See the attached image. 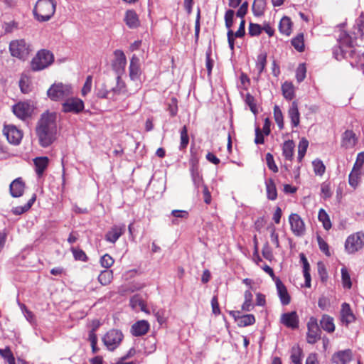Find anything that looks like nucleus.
Wrapping results in <instances>:
<instances>
[{"mask_svg": "<svg viewBox=\"0 0 364 364\" xmlns=\"http://www.w3.org/2000/svg\"><path fill=\"white\" fill-rule=\"evenodd\" d=\"M57 114L55 112H46L41 114L38 122L36 132L39 143L43 147L49 146L56 138Z\"/></svg>", "mask_w": 364, "mask_h": 364, "instance_id": "obj_1", "label": "nucleus"}, {"mask_svg": "<svg viewBox=\"0 0 364 364\" xmlns=\"http://www.w3.org/2000/svg\"><path fill=\"white\" fill-rule=\"evenodd\" d=\"M55 9V0H38L33 9V14L38 21H48L54 15Z\"/></svg>", "mask_w": 364, "mask_h": 364, "instance_id": "obj_2", "label": "nucleus"}, {"mask_svg": "<svg viewBox=\"0 0 364 364\" xmlns=\"http://www.w3.org/2000/svg\"><path fill=\"white\" fill-rule=\"evenodd\" d=\"M9 50L11 55L21 60H26L32 51L31 46L24 39H16L10 42Z\"/></svg>", "mask_w": 364, "mask_h": 364, "instance_id": "obj_3", "label": "nucleus"}, {"mask_svg": "<svg viewBox=\"0 0 364 364\" xmlns=\"http://www.w3.org/2000/svg\"><path fill=\"white\" fill-rule=\"evenodd\" d=\"M48 97L53 101L64 100L73 94L72 87L62 82L54 83L47 91Z\"/></svg>", "mask_w": 364, "mask_h": 364, "instance_id": "obj_4", "label": "nucleus"}, {"mask_svg": "<svg viewBox=\"0 0 364 364\" xmlns=\"http://www.w3.org/2000/svg\"><path fill=\"white\" fill-rule=\"evenodd\" d=\"M54 57L52 53L46 50H41L32 59L31 69L34 71L43 70L53 62Z\"/></svg>", "mask_w": 364, "mask_h": 364, "instance_id": "obj_5", "label": "nucleus"}, {"mask_svg": "<svg viewBox=\"0 0 364 364\" xmlns=\"http://www.w3.org/2000/svg\"><path fill=\"white\" fill-rule=\"evenodd\" d=\"M114 58L112 60V68L117 75V77H122L125 72L127 65V58L124 53L122 50H116L114 51Z\"/></svg>", "mask_w": 364, "mask_h": 364, "instance_id": "obj_6", "label": "nucleus"}, {"mask_svg": "<svg viewBox=\"0 0 364 364\" xmlns=\"http://www.w3.org/2000/svg\"><path fill=\"white\" fill-rule=\"evenodd\" d=\"M364 247V233L358 232L348 237L345 243L346 250L350 253H355Z\"/></svg>", "mask_w": 364, "mask_h": 364, "instance_id": "obj_7", "label": "nucleus"}, {"mask_svg": "<svg viewBox=\"0 0 364 364\" xmlns=\"http://www.w3.org/2000/svg\"><path fill=\"white\" fill-rule=\"evenodd\" d=\"M123 337L121 331L112 329L103 336L102 342L109 350H114L119 346Z\"/></svg>", "mask_w": 364, "mask_h": 364, "instance_id": "obj_8", "label": "nucleus"}, {"mask_svg": "<svg viewBox=\"0 0 364 364\" xmlns=\"http://www.w3.org/2000/svg\"><path fill=\"white\" fill-rule=\"evenodd\" d=\"M33 112V106L28 102H19L13 106L14 114L21 119L30 117Z\"/></svg>", "mask_w": 364, "mask_h": 364, "instance_id": "obj_9", "label": "nucleus"}, {"mask_svg": "<svg viewBox=\"0 0 364 364\" xmlns=\"http://www.w3.org/2000/svg\"><path fill=\"white\" fill-rule=\"evenodd\" d=\"M84 109V102L82 100L75 97L68 98L62 105L64 112L78 114Z\"/></svg>", "mask_w": 364, "mask_h": 364, "instance_id": "obj_10", "label": "nucleus"}, {"mask_svg": "<svg viewBox=\"0 0 364 364\" xmlns=\"http://www.w3.org/2000/svg\"><path fill=\"white\" fill-rule=\"evenodd\" d=\"M307 342L311 344L315 343L321 338V330L316 318L311 317L307 323Z\"/></svg>", "mask_w": 364, "mask_h": 364, "instance_id": "obj_11", "label": "nucleus"}, {"mask_svg": "<svg viewBox=\"0 0 364 364\" xmlns=\"http://www.w3.org/2000/svg\"><path fill=\"white\" fill-rule=\"evenodd\" d=\"M291 230L296 236H301L305 232V225L301 218L296 213H292L289 218Z\"/></svg>", "mask_w": 364, "mask_h": 364, "instance_id": "obj_12", "label": "nucleus"}, {"mask_svg": "<svg viewBox=\"0 0 364 364\" xmlns=\"http://www.w3.org/2000/svg\"><path fill=\"white\" fill-rule=\"evenodd\" d=\"M126 226L124 224L114 225L107 232L105 235L106 241L114 244L118 239L125 232Z\"/></svg>", "mask_w": 364, "mask_h": 364, "instance_id": "obj_13", "label": "nucleus"}, {"mask_svg": "<svg viewBox=\"0 0 364 364\" xmlns=\"http://www.w3.org/2000/svg\"><path fill=\"white\" fill-rule=\"evenodd\" d=\"M4 133L9 142L15 145L18 144L23 137L21 131L14 125L5 126Z\"/></svg>", "mask_w": 364, "mask_h": 364, "instance_id": "obj_14", "label": "nucleus"}, {"mask_svg": "<svg viewBox=\"0 0 364 364\" xmlns=\"http://www.w3.org/2000/svg\"><path fill=\"white\" fill-rule=\"evenodd\" d=\"M280 322L287 328L296 329L299 327V320L296 312L291 311L282 314Z\"/></svg>", "mask_w": 364, "mask_h": 364, "instance_id": "obj_15", "label": "nucleus"}, {"mask_svg": "<svg viewBox=\"0 0 364 364\" xmlns=\"http://www.w3.org/2000/svg\"><path fill=\"white\" fill-rule=\"evenodd\" d=\"M129 71V77L132 80L136 81L140 79L141 74L140 60L136 55H133L130 59Z\"/></svg>", "mask_w": 364, "mask_h": 364, "instance_id": "obj_16", "label": "nucleus"}, {"mask_svg": "<svg viewBox=\"0 0 364 364\" xmlns=\"http://www.w3.org/2000/svg\"><path fill=\"white\" fill-rule=\"evenodd\" d=\"M353 358L351 350L346 349L335 353L332 356V362L335 364H348Z\"/></svg>", "mask_w": 364, "mask_h": 364, "instance_id": "obj_17", "label": "nucleus"}, {"mask_svg": "<svg viewBox=\"0 0 364 364\" xmlns=\"http://www.w3.org/2000/svg\"><path fill=\"white\" fill-rule=\"evenodd\" d=\"M109 99L112 101L118 100V97L120 95H124L127 93V89L125 83L122 80L121 78L117 77L116 86L109 90Z\"/></svg>", "mask_w": 364, "mask_h": 364, "instance_id": "obj_18", "label": "nucleus"}, {"mask_svg": "<svg viewBox=\"0 0 364 364\" xmlns=\"http://www.w3.org/2000/svg\"><path fill=\"white\" fill-rule=\"evenodd\" d=\"M278 296L282 305H288L291 301V297L287 289L282 281L277 278L275 280Z\"/></svg>", "mask_w": 364, "mask_h": 364, "instance_id": "obj_19", "label": "nucleus"}, {"mask_svg": "<svg viewBox=\"0 0 364 364\" xmlns=\"http://www.w3.org/2000/svg\"><path fill=\"white\" fill-rule=\"evenodd\" d=\"M149 329V324L145 320H141L132 326L131 333L134 336L145 335Z\"/></svg>", "mask_w": 364, "mask_h": 364, "instance_id": "obj_20", "label": "nucleus"}, {"mask_svg": "<svg viewBox=\"0 0 364 364\" xmlns=\"http://www.w3.org/2000/svg\"><path fill=\"white\" fill-rule=\"evenodd\" d=\"M357 142L355 134L352 130H346L342 135L341 146L345 149L353 148Z\"/></svg>", "mask_w": 364, "mask_h": 364, "instance_id": "obj_21", "label": "nucleus"}, {"mask_svg": "<svg viewBox=\"0 0 364 364\" xmlns=\"http://www.w3.org/2000/svg\"><path fill=\"white\" fill-rule=\"evenodd\" d=\"M25 184L21 178L15 179L10 184V193L14 198L20 197L24 191Z\"/></svg>", "mask_w": 364, "mask_h": 364, "instance_id": "obj_22", "label": "nucleus"}, {"mask_svg": "<svg viewBox=\"0 0 364 364\" xmlns=\"http://www.w3.org/2000/svg\"><path fill=\"white\" fill-rule=\"evenodd\" d=\"M341 316L342 322L346 323V325L352 323L355 320V316L350 309V305L347 303L342 304Z\"/></svg>", "mask_w": 364, "mask_h": 364, "instance_id": "obj_23", "label": "nucleus"}, {"mask_svg": "<svg viewBox=\"0 0 364 364\" xmlns=\"http://www.w3.org/2000/svg\"><path fill=\"white\" fill-rule=\"evenodd\" d=\"M289 117L291 119V122L293 127H296L299 124L300 114L298 109V104L296 101L291 103L289 109Z\"/></svg>", "mask_w": 364, "mask_h": 364, "instance_id": "obj_24", "label": "nucleus"}, {"mask_svg": "<svg viewBox=\"0 0 364 364\" xmlns=\"http://www.w3.org/2000/svg\"><path fill=\"white\" fill-rule=\"evenodd\" d=\"M124 21L127 26L130 28H135L139 25L137 14L133 10H128L126 12Z\"/></svg>", "mask_w": 364, "mask_h": 364, "instance_id": "obj_25", "label": "nucleus"}, {"mask_svg": "<svg viewBox=\"0 0 364 364\" xmlns=\"http://www.w3.org/2000/svg\"><path fill=\"white\" fill-rule=\"evenodd\" d=\"M267 6L265 0H254L252 11L255 16L259 17L264 14Z\"/></svg>", "mask_w": 364, "mask_h": 364, "instance_id": "obj_26", "label": "nucleus"}, {"mask_svg": "<svg viewBox=\"0 0 364 364\" xmlns=\"http://www.w3.org/2000/svg\"><path fill=\"white\" fill-rule=\"evenodd\" d=\"M36 166V172L38 176H41L44 171L47 168L48 165V157H37L33 160Z\"/></svg>", "mask_w": 364, "mask_h": 364, "instance_id": "obj_27", "label": "nucleus"}, {"mask_svg": "<svg viewBox=\"0 0 364 364\" xmlns=\"http://www.w3.org/2000/svg\"><path fill=\"white\" fill-rule=\"evenodd\" d=\"M282 91L286 100H291L295 96L294 87L290 82H284L282 85Z\"/></svg>", "mask_w": 364, "mask_h": 364, "instance_id": "obj_28", "label": "nucleus"}, {"mask_svg": "<svg viewBox=\"0 0 364 364\" xmlns=\"http://www.w3.org/2000/svg\"><path fill=\"white\" fill-rule=\"evenodd\" d=\"M321 328L328 332L332 333L335 330L333 318L328 315H323L320 321Z\"/></svg>", "mask_w": 364, "mask_h": 364, "instance_id": "obj_29", "label": "nucleus"}, {"mask_svg": "<svg viewBox=\"0 0 364 364\" xmlns=\"http://www.w3.org/2000/svg\"><path fill=\"white\" fill-rule=\"evenodd\" d=\"M265 185L268 199L271 200H276L277 197V191L273 179L269 178L268 180H267L265 182Z\"/></svg>", "mask_w": 364, "mask_h": 364, "instance_id": "obj_30", "label": "nucleus"}, {"mask_svg": "<svg viewBox=\"0 0 364 364\" xmlns=\"http://www.w3.org/2000/svg\"><path fill=\"white\" fill-rule=\"evenodd\" d=\"M294 144L292 140L284 141L282 147L283 156L287 160H291L294 155Z\"/></svg>", "mask_w": 364, "mask_h": 364, "instance_id": "obj_31", "label": "nucleus"}, {"mask_svg": "<svg viewBox=\"0 0 364 364\" xmlns=\"http://www.w3.org/2000/svg\"><path fill=\"white\" fill-rule=\"evenodd\" d=\"M279 29L282 33L289 36L291 31V19L287 16L282 18L279 22Z\"/></svg>", "mask_w": 364, "mask_h": 364, "instance_id": "obj_32", "label": "nucleus"}, {"mask_svg": "<svg viewBox=\"0 0 364 364\" xmlns=\"http://www.w3.org/2000/svg\"><path fill=\"white\" fill-rule=\"evenodd\" d=\"M362 175L363 171L352 169L348 176V183L350 186L353 188H355L360 181V178Z\"/></svg>", "mask_w": 364, "mask_h": 364, "instance_id": "obj_33", "label": "nucleus"}, {"mask_svg": "<svg viewBox=\"0 0 364 364\" xmlns=\"http://www.w3.org/2000/svg\"><path fill=\"white\" fill-rule=\"evenodd\" d=\"M112 279L113 272L112 270H103L100 272V275L98 276V281L103 286H107L109 284Z\"/></svg>", "mask_w": 364, "mask_h": 364, "instance_id": "obj_34", "label": "nucleus"}, {"mask_svg": "<svg viewBox=\"0 0 364 364\" xmlns=\"http://www.w3.org/2000/svg\"><path fill=\"white\" fill-rule=\"evenodd\" d=\"M36 199V196L35 194L33 195V196L28 200V201L23 206H17L16 208H14L12 210V212L15 215H21L27 210H28L33 203L35 202Z\"/></svg>", "mask_w": 364, "mask_h": 364, "instance_id": "obj_35", "label": "nucleus"}, {"mask_svg": "<svg viewBox=\"0 0 364 364\" xmlns=\"http://www.w3.org/2000/svg\"><path fill=\"white\" fill-rule=\"evenodd\" d=\"M302 349L299 346H294L291 350V360L294 364H302Z\"/></svg>", "mask_w": 364, "mask_h": 364, "instance_id": "obj_36", "label": "nucleus"}, {"mask_svg": "<svg viewBox=\"0 0 364 364\" xmlns=\"http://www.w3.org/2000/svg\"><path fill=\"white\" fill-rule=\"evenodd\" d=\"M318 218L322 223L324 229L328 230L331 228V223L328 215L323 209H320L318 211Z\"/></svg>", "mask_w": 364, "mask_h": 364, "instance_id": "obj_37", "label": "nucleus"}, {"mask_svg": "<svg viewBox=\"0 0 364 364\" xmlns=\"http://www.w3.org/2000/svg\"><path fill=\"white\" fill-rule=\"evenodd\" d=\"M245 301L242 306V309L245 311H250L253 309L252 294L250 291H246L244 294Z\"/></svg>", "mask_w": 364, "mask_h": 364, "instance_id": "obj_38", "label": "nucleus"}, {"mask_svg": "<svg viewBox=\"0 0 364 364\" xmlns=\"http://www.w3.org/2000/svg\"><path fill=\"white\" fill-rule=\"evenodd\" d=\"M274 118L279 129L284 128V120L282 112L278 105L274 107Z\"/></svg>", "mask_w": 364, "mask_h": 364, "instance_id": "obj_39", "label": "nucleus"}, {"mask_svg": "<svg viewBox=\"0 0 364 364\" xmlns=\"http://www.w3.org/2000/svg\"><path fill=\"white\" fill-rule=\"evenodd\" d=\"M96 95L99 98L102 99H109V90L105 83H102L100 86L96 88Z\"/></svg>", "mask_w": 364, "mask_h": 364, "instance_id": "obj_40", "label": "nucleus"}, {"mask_svg": "<svg viewBox=\"0 0 364 364\" xmlns=\"http://www.w3.org/2000/svg\"><path fill=\"white\" fill-rule=\"evenodd\" d=\"M291 45L299 52H302L304 50V36L302 34H299L291 40Z\"/></svg>", "mask_w": 364, "mask_h": 364, "instance_id": "obj_41", "label": "nucleus"}, {"mask_svg": "<svg viewBox=\"0 0 364 364\" xmlns=\"http://www.w3.org/2000/svg\"><path fill=\"white\" fill-rule=\"evenodd\" d=\"M0 355L3 357L9 364H16L15 358L9 347L4 349L0 348Z\"/></svg>", "mask_w": 364, "mask_h": 364, "instance_id": "obj_42", "label": "nucleus"}, {"mask_svg": "<svg viewBox=\"0 0 364 364\" xmlns=\"http://www.w3.org/2000/svg\"><path fill=\"white\" fill-rule=\"evenodd\" d=\"M267 63V54L266 53H261L258 55L257 58V63H256V68L258 70L259 74H261Z\"/></svg>", "mask_w": 364, "mask_h": 364, "instance_id": "obj_43", "label": "nucleus"}, {"mask_svg": "<svg viewBox=\"0 0 364 364\" xmlns=\"http://www.w3.org/2000/svg\"><path fill=\"white\" fill-rule=\"evenodd\" d=\"M308 146L309 141L306 139L303 138L299 141L298 146V159L299 161H301L304 156H305Z\"/></svg>", "mask_w": 364, "mask_h": 364, "instance_id": "obj_44", "label": "nucleus"}, {"mask_svg": "<svg viewBox=\"0 0 364 364\" xmlns=\"http://www.w3.org/2000/svg\"><path fill=\"white\" fill-rule=\"evenodd\" d=\"M181 134V144H180V149H183L186 148L189 142V138L188 135V129L186 126H183L180 132Z\"/></svg>", "mask_w": 364, "mask_h": 364, "instance_id": "obj_45", "label": "nucleus"}, {"mask_svg": "<svg viewBox=\"0 0 364 364\" xmlns=\"http://www.w3.org/2000/svg\"><path fill=\"white\" fill-rule=\"evenodd\" d=\"M315 174L322 176L326 171V167L323 161L320 159H316L312 162Z\"/></svg>", "mask_w": 364, "mask_h": 364, "instance_id": "obj_46", "label": "nucleus"}, {"mask_svg": "<svg viewBox=\"0 0 364 364\" xmlns=\"http://www.w3.org/2000/svg\"><path fill=\"white\" fill-rule=\"evenodd\" d=\"M341 279L343 287L347 289H350L352 287V283L350 274L347 269L345 267L341 269Z\"/></svg>", "mask_w": 364, "mask_h": 364, "instance_id": "obj_47", "label": "nucleus"}, {"mask_svg": "<svg viewBox=\"0 0 364 364\" xmlns=\"http://www.w3.org/2000/svg\"><path fill=\"white\" fill-rule=\"evenodd\" d=\"M262 31V26L250 22L249 23L248 34L250 36H258Z\"/></svg>", "mask_w": 364, "mask_h": 364, "instance_id": "obj_48", "label": "nucleus"}, {"mask_svg": "<svg viewBox=\"0 0 364 364\" xmlns=\"http://www.w3.org/2000/svg\"><path fill=\"white\" fill-rule=\"evenodd\" d=\"M255 322V318L252 314H247L239 318V323L241 326L252 325Z\"/></svg>", "mask_w": 364, "mask_h": 364, "instance_id": "obj_49", "label": "nucleus"}, {"mask_svg": "<svg viewBox=\"0 0 364 364\" xmlns=\"http://www.w3.org/2000/svg\"><path fill=\"white\" fill-rule=\"evenodd\" d=\"M306 68L304 64H299L296 70V77L299 82H302L306 77Z\"/></svg>", "mask_w": 364, "mask_h": 364, "instance_id": "obj_50", "label": "nucleus"}, {"mask_svg": "<svg viewBox=\"0 0 364 364\" xmlns=\"http://www.w3.org/2000/svg\"><path fill=\"white\" fill-rule=\"evenodd\" d=\"M235 15V11L232 9H229L225 12V26L229 30H231V27L233 24V18Z\"/></svg>", "mask_w": 364, "mask_h": 364, "instance_id": "obj_51", "label": "nucleus"}, {"mask_svg": "<svg viewBox=\"0 0 364 364\" xmlns=\"http://www.w3.org/2000/svg\"><path fill=\"white\" fill-rule=\"evenodd\" d=\"M73 256L76 260H80L82 262H85L87 259V257L84 251L80 249H77L73 247L71 249Z\"/></svg>", "mask_w": 364, "mask_h": 364, "instance_id": "obj_52", "label": "nucleus"}, {"mask_svg": "<svg viewBox=\"0 0 364 364\" xmlns=\"http://www.w3.org/2000/svg\"><path fill=\"white\" fill-rule=\"evenodd\" d=\"M317 241L321 251H322L326 255L330 256L331 254L328 249V245L326 241L320 235L317 236Z\"/></svg>", "mask_w": 364, "mask_h": 364, "instance_id": "obj_53", "label": "nucleus"}, {"mask_svg": "<svg viewBox=\"0 0 364 364\" xmlns=\"http://www.w3.org/2000/svg\"><path fill=\"white\" fill-rule=\"evenodd\" d=\"M245 103L250 107V110L256 114L257 112L256 104L255 102V98L252 95L247 93L245 96Z\"/></svg>", "mask_w": 364, "mask_h": 364, "instance_id": "obj_54", "label": "nucleus"}, {"mask_svg": "<svg viewBox=\"0 0 364 364\" xmlns=\"http://www.w3.org/2000/svg\"><path fill=\"white\" fill-rule=\"evenodd\" d=\"M114 262L113 258L108 254H105L100 259L101 265L106 269L110 267Z\"/></svg>", "mask_w": 364, "mask_h": 364, "instance_id": "obj_55", "label": "nucleus"}, {"mask_svg": "<svg viewBox=\"0 0 364 364\" xmlns=\"http://www.w3.org/2000/svg\"><path fill=\"white\" fill-rule=\"evenodd\" d=\"M266 161L268 168L273 172L276 173L278 171V168L274 162V157L270 153L266 154Z\"/></svg>", "mask_w": 364, "mask_h": 364, "instance_id": "obj_56", "label": "nucleus"}, {"mask_svg": "<svg viewBox=\"0 0 364 364\" xmlns=\"http://www.w3.org/2000/svg\"><path fill=\"white\" fill-rule=\"evenodd\" d=\"M364 164V152H360L357 155L356 161L354 164L353 169L362 171V167Z\"/></svg>", "mask_w": 364, "mask_h": 364, "instance_id": "obj_57", "label": "nucleus"}, {"mask_svg": "<svg viewBox=\"0 0 364 364\" xmlns=\"http://www.w3.org/2000/svg\"><path fill=\"white\" fill-rule=\"evenodd\" d=\"M248 2L244 1L240 6L239 9L236 12V16L242 19H244L245 16L247 14L248 11Z\"/></svg>", "mask_w": 364, "mask_h": 364, "instance_id": "obj_58", "label": "nucleus"}, {"mask_svg": "<svg viewBox=\"0 0 364 364\" xmlns=\"http://www.w3.org/2000/svg\"><path fill=\"white\" fill-rule=\"evenodd\" d=\"M92 83V77L91 75H88L86 78L84 86L82 89V95H86L88 92H90Z\"/></svg>", "mask_w": 364, "mask_h": 364, "instance_id": "obj_59", "label": "nucleus"}, {"mask_svg": "<svg viewBox=\"0 0 364 364\" xmlns=\"http://www.w3.org/2000/svg\"><path fill=\"white\" fill-rule=\"evenodd\" d=\"M210 55H211V50H208L207 52H206V54H205V56H206V63H205V65H206V69H207V71H208V75L210 76V74H211V72H212V69H213V60L210 58Z\"/></svg>", "mask_w": 364, "mask_h": 364, "instance_id": "obj_60", "label": "nucleus"}, {"mask_svg": "<svg viewBox=\"0 0 364 364\" xmlns=\"http://www.w3.org/2000/svg\"><path fill=\"white\" fill-rule=\"evenodd\" d=\"M321 191L324 199L330 198L332 195L329 185L326 183L321 184Z\"/></svg>", "mask_w": 364, "mask_h": 364, "instance_id": "obj_61", "label": "nucleus"}, {"mask_svg": "<svg viewBox=\"0 0 364 364\" xmlns=\"http://www.w3.org/2000/svg\"><path fill=\"white\" fill-rule=\"evenodd\" d=\"M211 307L213 314L215 315H219L220 314V309L219 307V303L217 296H214L211 299Z\"/></svg>", "mask_w": 364, "mask_h": 364, "instance_id": "obj_62", "label": "nucleus"}, {"mask_svg": "<svg viewBox=\"0 0 364 364\" xmlns=\"http://www.w3.org/2000/svg\"><path fill=\"white\" fill-rule=\"evenodd\" d=\"M245 35V21L242 19L238 30L234 33L235 38H242Z\"/></svg>", "mask_w": 364, "mask_h": 364, "instance_id": "obj_63", "label": "nucleus"}, {"mask_svg": "<svg viewBox=\"0 0 364 364\" xmlns=\"http://www.w3.org/2000/svg\"><path fill=\"white\" fill-rule=\"evenodd\" d=\"M358 34L364 41V16L361 15L358 22Z\"/></svg>", "mask_w": 364, "mask_h": 364, "instance_id": "obj_64", "label": "nucleus"}]
</instances>
